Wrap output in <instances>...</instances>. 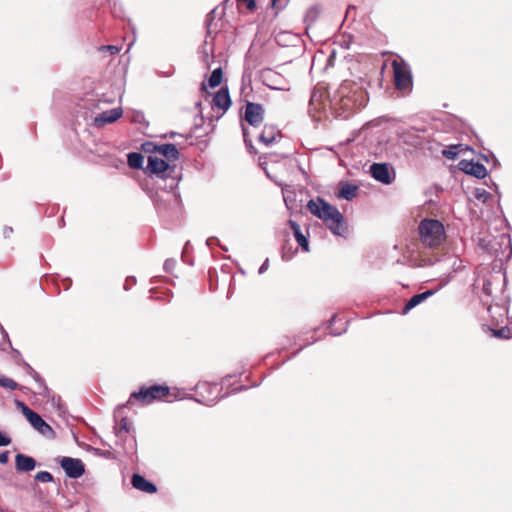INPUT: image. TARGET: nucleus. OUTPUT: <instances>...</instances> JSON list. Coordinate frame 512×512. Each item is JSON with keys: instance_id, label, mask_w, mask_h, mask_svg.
I'll list each match as a JSON object with an SVG mask.
<instances>
[{"instance_id": "nucleus-1", "label": "nucleus", "mask_w": 512, "mask_h": 512, "mask_svg": "<svg viewBox=\"0 0 512 512\" xmlns=\"http://www.w3.org/2000/svg\"><path fill=\"white\" fill-rule=\"evenodd\" d=\"M367 92L356 82L345 80L329 95L330 108L335 117L347 119L366 105Z\"/></svg>"}, {"instance_id": "nucleus-2", "label": "nucleus", "mask_w": 512, "mask_h": 512, "mask_svg": "<svg viewBox=\"0 0 512 512\" xmlns=\"http://www.w3.org/2000/svg\"><path fill=\"white\" fill-rule=\"evenodd\" d=\"M506 274L500 271L483 278L480 301L493 319L507 316L510 296L505 293Z\"/></svg>"}, {"instance_id": "nucleus-3", "label": "nucleus", "mask_w": 512, "mask_h": 512, "mask_svg": "<svg viewBox=\"0 0 512 512\" xmlns=\"http://www.w3.org/2000/svg\"><path fill=\"white\" fill-rule=\"evenodd\" d=\"M475 241L481 250L494 258V267L501 268L512 256L511 238L507 233L479 232Z\"/></svg>"}, {"instance_id": "nucleus-4", "label": "nucleus", "mask_w": 512, "mask_h": 512, "mask_svg": "<svg viewBox=\"0 0 512 512\" xmlns=\"http://www.w3.org/2000/svg\"><path fill=\"white\" fill-rule=\"evenodd\" d=\"M421 242L430 248L438 247L445 238V227L437 219L425 218L418 226Z\"/></svg>"}, {"instance_id": "nucleus-5", "label": "nucleus", "mask_w": 512, "mask_h": 512, "mask_svg": "<svg viewBox=\"0 0 512 512\" xmlns=\"http://www.w3.org/2000/svg\"><path fill=\"white\" fill-rule=\"evenodd\" d=\"M170 170L167 173V178L164 186H159L160 189L165 190L166 197L160 196L158 193L156 194V198L154 199V206L157 210V213L164 217L166 216L168 207L167 204L173 202L174 206H179L180 204V195L175 192V189L178 187L179 181L181 179L180 175L171 176Z\"/></svg>"}, {"instance_id": "nucleus-6", "label": "nucleus", "mask_w": 512, "mask_h": 512, "mask_svg": "<svg viewBox=\"0 0 512 512\" xmlns=\"http://www.w3.org/2000/svg\"><path fill=\"white\" fill-rule=\"evenodd\" d=\"M245 389V386H238L234 388L231 392H229V394H234ZM194 390L196 392V397H191L190 399H193L196 402L204 404L206 406H213L221 398H224L228 395V393L222 395V388L219 387V385L216 383L199 382L195 386Z\"/></svg>"}, {"instance_id": "nucleus-7", "label": "nucleus", "mask_w": 512, "mask_h": 512, "mask_svg": "<svg viewBox=\"0 0 512 512\" xmlns=\"http://www.w3.org/2000/svg\"><path fill=\"white\" fill-rule=\"evenodd\" d=\"M170 392L167 385L153 384L150 386L143 385L138 391L130 394L129 401L132 399L139 402L141 405H150L155 401L162 400Z\"/></svg>"}, {"instance_id": "nucleus-8", "label": "nucleus", "mask_w": 512, "mask_h": 512, "mask_svg": "<svg viewBox=\"0 0 512 512\" xmlns=\"http://www.w3.org/2000/svg\"><path fill=\"white\" fill-rule=\"evenodd\" d=\"M391 65L396 89L410 93L413 88V77L409 64L403 58L398 57L392 61Z\"/></svg>"}, {"instance_id": "nucleus-9", "label": "nucleus", "mask_w": 512, "mask_h": 512, "mask_svg": "<svg viewBox=\"0 0 512 512\" xmlns=\"http://www.w3.org/2000/svg\"><path fill=\"white\" fill-rule=\"evenodd\" d=\"M307 208L312 215L321 219L324 223H328L329 220H338L341 213L336 206L331 205L321 197L310 200L307 203Z\"/></svg>"}, {"instance_id": "nucleus-10", "label": "nucleus", "mask_w": 512, "mask_h": 512, "mask_svg": "<svg viewBox=\"0 0 512 512\" xmlns=\"http://www.w3.org/2000/svg\"><path fill=\"white\" fill-rule=\"evenodd\" d=\"M17 405L20 407L21 412L27 421L36 431H38L42 436L46 438H55V432L52 427L37 412L30 409L25 403L21 401H17Z\"/></svg>"}, {"instance_id": "nucleus-11", "label": "nucleus", "mask_w": 512, "mask_h": 512, "mask_svg": "<svg viewBox=\"0 0 512 512\" xmlns=\"http://www.w3.org/2000/svg\"><path fill=\"white\" fill-rule=\"evenodd\" d=\"M170 170L174 171V167L172 168L166 160L156 156H148L145 173L156 176L161 181H166L167 173Z\"/></svg>"}, {"instance_id": "nucleus-12", "label": "nucleus", "mask_w": 512, "mask_h": 512, "mask_svg": "<svg viewBox=\"0 0 512 512\" xmlns=\"http://www.w3.org/2000/svg\"><path fill=\"white\" fill-rule=\"evenodd\" d=\"M57 462L69 478L78 479L85 473V465L81 459L62 456L57 458Z\"/></svg>"}, {"instance_id": "nucleus-13", "label": "nucleus", "mask_w": 512, "mask_h": 512, "mask_svg": "<svg viewBox=\"0 0 512 512\" xmlns=\"http://www.w3.org/2000/svg\"><path fill=\"white\" fill-rule=\"evenodd\" d=\"M264 112L261 104L248 101L245 106L244 119L249 125L259 127L264 120Z\"/></svg>"}, {"instance_id": "nucleus-14", "label": "nucleus", "mask_w": 512, "mask_h": 512, "mask_svg": "<svg viewBox=\"0 0 512 512\" xmlns=\"http://www.w3.org/2000/svg\"><path fill=\"white\" fill-rule=\"evenodd\" d=\"M371 176L378 182L389 185L395 179L394 171L390 170L387 163H373L370 166Z\"/></svg>"}, {"instance_id": "nucleus-15", "label": "nucleus", "mask_w": 512, "mask_h": 512, "mask_svg": "<svg viewBox=\"0 0 512 512\" xmlns=\"http://www.w3.org/2000/svg\"><path fill=\"white\" fill-rule=\"evenodd\" d=\"M458 169L459 171L478 179L485 178L488 173L487 168L483 164L466 159L459 161Z\"/></svg>"}, {"instance_id": "nucleus-16", "label": "nucleus", "mask_w": 512, "mask_h": 512, "mask_svg": "<svg viewBox=\"0 0 512 512\" xmlns=\"http://www.w3.org/2000/svg\"><path fill=\"white\" fill-rule=\"evenodd\" d=\"M24 366L27 374L33 377V379L37 383L39 395L51 398L53 404L55 403L56 400L60 401V397L52 394L51 390L46 385L44 379L28 363H25Z\"/></svg>"}, {"instance_id": "nucleus-17", "label": "nucleus", "mask_w": 512, "mask_h": 512, "mask_svg": "<svg viewBox=\"0 0 512 512\" xmlns=\"http://www.w3.org/2000/svg\"><path fill=\"white\" fill-rule=\"evenodd\" d=\"M131 484L132 486L142 492H145L147 494H154L157 492V486L147 480L143 475L134 473L131 477Z\"/></svg>"}, {"instance_id": "nucleus-18", "label": "nucleus", "mask_w": 512, "mask_h": 512, "mask_svg": "<svg viewBox=\"0 0 512 512\" xmlns=\"http://www.w3.org/2000/svg\"><path fill=\"white\" fill-rule=\"evenodd\" d=\"M122 114L123 111L120 107L103 111L94 118V125L101 127L104 124L113 123L117 121L122 116Z\"/></svg>"}, {"instance_id": "nucleus-19", "label": "nucleus", "mask_w": 512, "mask_h": 512, "mask_svg": "<svg viewBox=\"0 0 512 512\" xmlns=\"http://www.w3.org/2000/svg\"><path fill=\"white\" fill-rule=\"evenodd\" d=\"M325 224L333 235L343 238L347 237L348 225L342 213L339 214L338 220H329Z\"/></svg>"}, {"instance_id": "nucleus-20", "label": "nucleus", "mask_w": 512, "mask_h": 512, "mask_svg": "<svg viewBox=\"0 0 512 512\" xmlns=\"http://www.w3.org/2000/svg\"><path fill=\"white\" fill-rule=\"evenodd\" d=\"M36 465V460L31 456L22 453L15 456V468L20 473L30 472L35 469Z\"/></svg>"}, {"instance_id": "nucleus-21", "label": "nucleus", "mask_w": 512, "mask_h": 512, "mask_svg": "<svg viewBox=\"0 0 512 512\" xmlns=\"http://www.w3.org/2000/svg\"><path fill=\"white\" fill-rule=\"evenodd\" d=\"M212 102L216 107L227 111L232 104L228 88L221 87L214 95Z\"/></svg>"}, {"instance_id": "nucleus-22", "label": "nucleus", "mask_w": 512, "mask_h": 512, "mask_svg": "<svg viewBox=\"0 0 512 512\" xmlns=\"http://www.w3.org/2000/svg\"><path fill=\"white\" fill-rule=\"evenodd\" d=\"M288 224H289V227L291 228V230L293 231V235H294V238L295 240L297 241V243L299 244V246L305 251V252H308L309 251V240H308V236L305 235L302 230H301V227L300 225L294 221V220H289L288 221Z\"/></svg>"}, {"instance_id": "nucleus-23", "label": "nucleus", "mask_w": 512, "mask_h": 512, "mask_svg": "<svg viewBox=\"0 0 512 512\" xmlns=\"http://www.w3.org/2000/svg\"><path fill=\"white\" fill-rule=\"evenodd\" d=\"M434 293V290H426L422 293L412 296L403 307L402 314L406 315L410 310L427 300Z\"/></svg>"}, {"instance_id": "nucleus-24", "label": "nucleus", "mask_w": 512, "mask_h": 512, "mask_svg": "<svg viewBox=\"0 0 512 512\" xmlns=\"http://www.w3.org/2000/svg\"><path fill=\"white\" fill-rule=\"evenodd\" d=\"M281 136L280 131L272 125H265L262 132L258 136L259 142L270 146L276 141V137Z\"/></svg>"}, {"instance_id": "nucleus-25", "label": "nucleus", "mask_w": 512, "mask_h": 512, "mask_svg": "<svg viewBox=\"0 0 512 512\" xmlns=\"http://www.w3.org/2000/svg\"><path fill=\"white\" fill-rule=\"evenodd\" d=\"M157 153L161 154L168 161H176L180 157V152L175 144L164 143L158 144Z\"/></svg>"}, {"instance_id": "nucleus-26", "label": "nucleus", "mask_w": 512, "mask_h": 512, "mask_svg": "<svg viewBox=\"0 0 512 512\" xmlns=\"http://www.w3.org/2000/svg\"><path fill=\"white\" fill-rule=\"evenodd\" d=\"M357 191H358L357 185H354L351 183H346L340 187V189L337 193V197L339 199L351 201L352 199H354L356 197Z\"/></svg>"}, {"instance_id": "nucleus-27", "label": "nucleus", "mask_w": 512, "mask_h": 512, "mask_svg": "<svg viewBox=\"0 0 512 512\" xmlns=\"http://www.w3.org/2000/svg\"><path fill=\"white\" fill-rule=\"evenodd\" d=\"M144 157L139 152H130L127 155V162L132 169H141L143 166Z\"/></svg>"}, {"instance_id": "nucleus-28", "label": "nucleus", "mask_w": 512, "mask_h": 512, "mask_svg": "<svg viewBox=\"0 0 512 512\" xmlns=\"http://www.w3.org/2000/svg\"><path fill=\"white\" fill-rule=\"evenodd\" d=\"M509 326H504L499 329H493V335L502 339H510L512 338V318H508Z\"/></svg>"}, {"instance_id": "nucleus-29", "label": "nucleus", "mask_w": 512, "mask_h": 512, "mask_svg": "<svg viewBox=\"0 0 512 512\" xmlns=\"http://www.w3.org/2000/svg\"><path fill=\"white\" fill-rule=\"evenodd\" d=\"M222 78H223L222 69L216 68L212 71V73L210 74V76L208 78V85L211 88H215L221 84Z\"/></svg>"}, {"instance_id": "nucleus-30", "label": "nucleus", "mask_w": 512, "mask_h": 512, "mask_svg": "<svg viewBox=\"0 0 512 512\" xmlns=\"http://www.w3.org/2000/svg\"><path fill=\"white\" fill-rule=\"evenodd\" d=\"M115 433L119 437L122 432L129 433L132 429V424L127 418H122L115 427Z\"/></svg>"}, {"instance_id": "nucleus-31", "label": "nucleus", "mask_w": 512, "mask_h": 512, "mask_svg": "<svg viewBox=\"0 0 512 512\" xmlns=\"http://www.w3.org/2000/svg\"><path fill=\"white\" fill-rule=\"evenodd\" d=\"M472 195L475 199L481 201L482 203H486L488 199L491 198V194L483 188H475L472 192Z\"/></svg>"}, {"instance_id": "nucleus-32", "label": "nucleus", "mask_w": 512, "mask_h": 512, "mask_svg": "<svg viewBox=\"0 0 512 512\" xmlns=\"http://www.w3.org/2000/svg\"><path fill=\"white\" fill-rule=\"evenodd\" d=\"M111 13L114 17L121 18L123 16L124 10L120 3H118L116 0H109L108 1Z\"/></svg>"}, {"instance_id": "nucleus-33", "label": "nucleus", "mask_w": 512, "mask_h": 512, "mask_svg": "<svg viewBox=\"0 0 512 512\" xmlns=\"http://www.w3.org/2000/svg\"><path fill=\"white\" fill-rule=\"evenodd\" d=\"M468 145L463 146L462 144H450V159L454 160L464 150H470Z\"/></svg>"}, {"instance_id": "nucleus-34", "label": "nucleus", "mask_w": 512, "mask_h": 512, "mask_svg": "<svg viewBox=\"0 0 512 512\" xmlns=\"http://www.w3.org/2000/svg\"><path fill=\"white\" fill-rule=\"evenodd\" d=\"M242 133H243V138H244V143H245L246 148L248 149V151L251 154H256L257 150L255 149V147L252 143V140L249 138L248 130L245 126H242Z\"/></svg>"}, {"instance_id": "nucleus-35", "label": "nucleus", "mask_w": 512, "mask_h": 512, "mask_svg": "<svg viewBox=\"0 0 512 512\" xmlns=\"http://www.w3.org/2000/svg\"><path fill=\"white\" fill-rule=\"evenodd\" d=\"M0 386L10 390H15L18 387V384L12 378L0 376Z\"/></svg>"}, {"instance_id": "nucleus-36", "label": "nucleus", "mask_w": 512, "mask_h": 512, "mask_svg": "<svg viewBox=\"0 0 512 512\" xmlns=\"http://www.w3.org/2000/svg\"><path fill=\"white\" fill-rule=\"evenodd\" d=\"M53 475L48 471H39L35 475V480L38 482L49 483L53 481Z\"/></svg>"}, {"instance_id": "nucleus-37", "label": "nucleus", "mask_w": 512, "mask_h": 512, "mask_svg": "<svg viewBox=\"0 0 512 512\" xmlns=\"http://www.w3.org/2000/svg\"><path fill=\"white\" fill-rule=\"evenodd\" d=\"M157 147H158V144L151 142V141H146L141 145V149L145 153H155V152H157Z\"/></svg>"}, {"instance_id": "nucleus-38", "label": "nucleus", "mask_w": 512, "mask_h": 512, "mask_svg": "<svg viewBox=\"0 0 512 512\" xmlns=\"http://www.w3.org/2000/svg\"><path fill=\"white\" fill-rule=\"evenodd\" d=\"M175 267H176V260L175 259L168 258V259L165 260L164 265H163V269L165 270V272L172 273L173 270L175 269Z\"/></svg>"}, {"instance_id": "nucleus-39", "label": "nucleus", "mask_w": 512, "mask_h": 512, "mask_svg": "<svg viewBox=\"0 0 512 512\" xmlns=\"http://www.w3.org/2000/svg\"><path fill=\"white\" fill-rule=\"evenodd\" d=\"M450 267L454 272L460 271L462 268H464L463 260L455 256L452 264H450Z\"/></svg>"}, {"instance_id": "nucleus-40", "label": "nucleus", "mask_w": 512, "mask_h": 512, "mask_svg": "<svg viewBox=\"0 0 512 512\" xmlns=\"http://www.w3.org/2000/svg\"><path fill=\"white\" fill-rule=\"evenodd\" d=\"M11 438L4 432L0 431V447H5L11 444Z\"/></svg>"}, {"instance_id": "nucleus-41", "label": "nucleus", "mask_w": 512, "mask_h": 512, "mask_svg": "<svg viewBox=\"0 0 512 512\" xmlns=\"http://www.w3.org/2000/svg\"><path fill=\"white\" fill-rule=\"evenodd\" d=\"M434 140H435V141H440V140H441V135H439V136L435 135ZM439 143H440V145L442 146L441 154H442L445 158H448V146H447V145L442 144L441 142H439Z\"/></svg>"}, {"instance_id": "nucleus-42", "label": "nucleus", "mask_w": 512, "mask_h": 512, "mask_svg": "<svg viewBox=\"0 0 512 512\" xmlns=\"http://www.w3.org/2000/svg\"><path fill=\"white\" fill-rule=\"evenodd\" d=\"M100 49L109 51L111 55L117 54L120 51V49L115 45L102 46Z\"/></svg>"}, {"instance_id": "nucleus-43", "label": "nucleus", "mask_w": 512, "mask_h": 512, "mask_svg": "<svg viewBox=\"0 0 512 512\" xmlns=\"http://www.w3.org/2000/svg\"><path fill=\"white\" fill-rule=\"evenodd\" d=\"M239 1L242 3H245L248 10L252 11L256 8L255 0H239Z\"/></svg>"}, {"instance_id": "nucleus-44", "label": "nucleus", "mask_w": 512, "mask_h": 512, "mask_svg": "<svg viewBox=\"0 0 512 512\" xmlns=\"http://www.w3.org/2000/svg\"><path fill=\"white\" fill-rule=\"evenodd\" d=\"M136 283L135 277H127L125 284H124V290L128 291L130 289V285H133Z\"/></svg>"}, {"instance_id": "nucleus-45", "label": "nucleus", "mask_w": 512, "mask_h": 512, "mask_svg": "<svg viewBox=\"0 0 512 512\" xmlns=\"http://www.w3.org/2000/svg\"><path fill=\"white\" fill-rule=\"evenodd\" d=\"M268 267H269V259L267 258L259 267L258 273L259 274L265 273L268 270Z\"/></svg>"}, {"instance_id": "nucleus-46", "label": "nucleus", "mask_w": 512, "mask_h": 512, "mask_svg": "<svg viewBox=\"0 0 512 512\" xmlns=\"http://www.w3.org/2000/svg\"><path fill=\"white\" fill-rule=\"evenodd\" d=\"M8 460H9V452L8 451H4V452L0 453V463L1 464H7Z\"/></svg>"}, {"instance_id": "nucleus-47", "label": "nucleus", "mask_w": 512, "mask_h": 512, "mask_svg": "<svg viewBox=\"0 0 512 512\" xmlns=\"http://www.w3.org/2000/svg\"><path fill=\"white\" fill-rule=\"evenodd\" d=\"M13 233V228L10 226H5L3 229V236L4 238H9L10 235Z\"/></svg>"}, {"instance_id": "nucleus-48", "label": "nucleus", "mask_w": 512, "mask_h": 512, "mask_svg": "<svg viewBox=\"0 0 512 512\" xmlns=\"http://www.w3.org/2000/svg\"><path fill=\"white\" fill-rule=\"evenodd\" d=\"M345 331H346V327L341 328V329H337V328H335V329H332V330H331L330 334H331V335H333V336H339V335H341L342 333H344Z\"/></svg>"}, {"instance_id": "nucleus-49", "label": "nucleus", "mask_w": 512, "mask_h": 512, "mask_svg": "<svg viewBox=\"0 0 512 512\" xmlns=\"http://www.w3.org/2000/svg\"><path fill=\"white\" fill-rule=\"evenodd\" d=\"M317 15V10L315 8H311L308 10L307 14H306V19L307 18H311V19H314Z\"/></svg>"}, {"instance_id": "nucleus-50", "label": "nucleus", "mask_w": 512, "mask_h": 512, "mask_svg": "<svg viewBox=\"0 0 512 512\" xmlns=\"http://www.w3.org/2000/svg\"><path fill=\"white\" fill-rule=\"evenodd\" d=\"M0 333L1 335L3 336L4 339H6L7 341H9V336H8V333L7 331L5 330V328L2 326V324L0 323Z\"/></svg>"}, {"instance_id": "nucleus-51", "label": "nucleus", "mask_w": 512, "mask_h": 512, "mask_svg": "<svg viewBox=\"0 0 512 512\" xmlns=\"http://www.w3.org/2000/svg\"><path fill=\"white\" fill-rule=\"evenodd\" d=\"M218 242L219 241H218V239L216 237H210V238L207 239L206 244L208 246H212V245H214V244H216Z\"/></svg>"}, {"instance_id": "nucleus-52", "label": "nucleus", "mask_w": 512, "mask_h": 512, "mask_svg": "<svg viewBox=\"0 0 512 512\" xmlns=\"http://www.w3.org/2000/svg\"><path fill=\"white\" fill-rule=\"evenodd\" d=\"M335 320H336V315H333L332 318L328 322V326H331Z\"/></svg>"}, {"instance_id": "nucleus-53", "label": "nucleus", "mask_w": 512, "mask_h": 512, "mask_svg": "<svg viewBox=\"0 0 512 512\" xmlns=\"http://www.w3.org/2000/svg\"><path fill=\"white\" fill-rule=\"evenodd\" d=\"M176 135L175 132H170L169 134H165L163 137H171L173 138Z\"/></svg>"}, {"instance_id": "nucleus-54", "label": "nucleus", "mask_w": 512, "mask_h": 512, "mask_svg": "<svg viewBox=\"0 0 512 512\" xmlns=\"http://www.w3.org/2000/svg\"><path fill=\"white\" fill-rule=\"evenodd\" d=\"M277 2H278V0H271L272 7L276 8L277 7Z\"/></svg>"}, {"instance_id": "nucleus-55", "label": "nucleus", "mask_w": 512, "mask_h": 512, "mask_svg": "<svg viewBox=\"0 0 512 512\" xmlns=\"http://www.w3.org/2000/svg\"><path fill=\"white\" fill-rule=\"evenodd\" d=\"M164 77H170L172 75V72H166L162 74Z\"/></svg>"}, {"instance_id": "nucleus-56", "label": "nucleus", "mask_w": 512, "mask_h": 512, "mask_svg": "<svg viewBox=\"0 0 512 512\" xmlns=\"http://www.w3.org/2000/svg\"><path fill=\"white\" fill-rule=\"evenodd\" d=\"M60 223H61V226H64L65 222H64L63 217H61V219H60Z\"/></svg>"}, {"instance_id": "nucleus-57", "label": "nucleus", "mask_w": 512, "mask_h": 512, "mask_svg": "<svg viewBox=\"0 0 512 512\" xmlns=\"http://www.w3.org/2000/svg\"><path fill=\"white\" fill-rule=\"evenodd\" d=\"M449 117H450V122L452 121V118H453V115L452 114H449Z\"/></svg>"}]
</instances>
